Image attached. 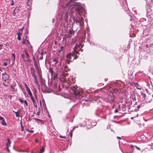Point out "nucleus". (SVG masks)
I'll return each mask as SVG.
<instances>
[{"mask_svg":"<svg viewBox=\"0 0 153 153\" xmlns=\"http://www.w3.org/2000/svg\"><path fill=\"white\" fill-rule=\"evenodd\" d=\"M77 0H70V1L67 4L66 8H68V10H71L73 7L74 9L76 10V13L79 16H81L83 14H84L85 11L83 7L79 5V4L75 3L74 4H71L72 3L75 2ZM71 10L70 11L71 12ZM69 11H68V9L64 11L62 14L61 18L62 19L66 20L67 19L68 16Z\"/></svg>","mask_w":153,"mask_h":153,"instance_id":"nucleus-1","label":"nucleus"},{"mask_svg":"<svg viewBox=\"0 0 153 153\" xmlns=\"http://www.w3.org/2000/svg\"><path fill=\"white\" fill-rule=\"evenodd\" d=\"M78 56L76 55L74 53H70L66 56V62L68 64H69L70 62H71L75 59H76Z\"/></svg>","mask_w":153,"mask_h":153,"instance_id":"nucleus-2","label":"nucleus"},{"mask_svg":"<svg viewBox=\"0 0 153 153\" xmlns=\"http://www.w3.org/2000/svg\"><path fill=\"white\" fill-rule=\"evenodd\" d=\"M74 21L76 23H79L80 26H82L84 24V19L81 16H77L75 19Z\"/></svg>","mask_w":153,"mask_h":153,"instance_id":"nucleus-3","label":"nucleus"},{"mask_svg":"<svg viewBox=\"0 0 153 153\" xmlns=\"http://www.w3.org/2000/svg\"><path fill=\"white\" fill-rule=\"evenodd\" d=\"M10 78V76L6 73L2 74V78L4 80H8Z\"/></svg>","mask_w":153,"mask_h":153,"instance_id":"nucleus-4","label":"nucleus"},{"mask_svg":"<svg viewBox=\"0 0 153 153\" xmlns=\"http://www.w3.org/2000/svg\"><path fill=\"white\" fill-rule=\"evenodd\" d=\"M8 80H4L3 79V80L4 81L3 82V84L4 86H8Z\"/></svg>","mask_w":153,"mask_h":153,"instance_id":"nucleus-5","label":"nucleus"},{"mask_svg":"<svg viewBox=\"0 0 153 153\" xmlns=\"http://www.w3.org/2000/svg\"><path fill=\"white\" fill-rule=\"evenodd\" d=\"M26 88L27 89V92L29 96H30L32 95L31 92L29 88L27 86H26Z\"/></svg>","mask_w":153,"mask_h":153,"instance_id":"nucleus-6","label":"nucleus"},{"mask_svg":"<svg viewBox=\"0 0 153 153\" xmlns=\"http://www.w3.org/2000/svg\"><path fill=\"white\" fill-rule=\"evenodd\" d=\"M23 29V27L21 29H19L18 30V32L17 33L18 35H20L22 33V29Z\"/></svg>","mask_w":153,"mask_h":153,"instance_id":"nucleus-7","label":"nucleus"},{"mask_svg":"<svg viewBox=\"0 0 153 153\" xmlns=\"http://www.w3.org/2000/svg\"><path fill=\"white\" fill-rule=\"evenodd\" d=\"M32 76L34 78V80H35L36 82L37 83V78L36 76L35 75V74H34V73H33Z\"/></svg>","mask_w":153,"mask_h":153,"instance_id":"nucleus-8","label":"nucleus"},{"mask_svg":"<svg viewBox=\"0 0 153 153\" xmlns=\"http://www.w3.org/2000/svg\"><path fill=\"white\" fill-rule=\"evenodd\" d=\"M53 75H54L53 77L54 79H55L58 77V74L57 72L55 73Z\"/></svg>","mask_w":153,"mask_h":153,"instance_id":"nucleus-9","label":"nucleus"},{"mask_svg":"<svg viewBox=\"0 0 153 153\" xmlns=\"http://www.w3.org/2000/svg\"><path fill=\"white\" fill-rule=\"evenodd\" d=\"M7 140L8 142L6 144V146L7 147H8L9 146H10V144L11 143V142L10 141V140L9 138H8Z\"/></svg>","mask_w":153,"mask_h":153,"instance_id":"nucleus-10","label":"nucleus"},{"mask_svg":"<svg viewBox=\"0 0 153 153\" xmlns=\"http://www.w3.org/2000/svg\"><path fill=\"white\" fill-rule=\"evenodd\" d=\"M53 62H54V64L55 65H56V64L58 62H59L58 60H57V58H54L53 59Z\"/></svg>","mask_w":153,"mask_h":153,"instance_id":"nucleus-11","label":"nucleus"},{"mask_svg":"<svg viewBox=\"0 0 153 153\" xmlns=\"http://www.w3.org/2000/svg\"><path fill=\"white\" fill-rule=\"evenodd\" d=\"M11 56L13 58L12 59H13V64H14V61L15 60V54H14L13 53H11Z\"/></svg>","mask_w":153,"mask_h":153,"instance_id":"nucleus-12","label":"nucleus"},{"mask_svg":"<svg viewBox=\"0 0 153 153\" xmlns=\"http://www.w3.org/2000/svg\"><path fill=\"white\" fill-rule=\"evenodd\" d=\"M19 110H18L17 112H16L14 111H13V112H14L15 114L16 117H19L20 116L19 113Z\"/></svg>","mask_w":153,"mask_h":153,"instance_id":"nucleus-13","label":"nucleus"},{"mask_svg":"<svg viewBox=\"0 0 153 153\" xmlns=\"http://www.w3.org/2000/svg\"><path fill=\"white\" fill-rule=\"evenodd\" d=\"M49 71L51 73L52 75H53V74L54 73L52 68H51L49 69Z\"/></svg>","mask_w":153,"mask_h":153,"instance_id":"nucleus-14","label":"nucleus"},{"mask_svg":"<svg viewBox=\"0 0 153 153\" xmlns=\"http://www.w3.org/2000/svg\"><path fill=\"white\" fill-rule=\"evenodd\" d=\"M1 124L2 125H3V126H6L7 125V124H6V122L5 121V120L4 119V120L2 122H1Z\"/></svg>","mask_w":153,"mask_h":153,"instance_id":"nucleus-15","label":"nucleus"},{"mask_svg":"<svg viewBox=\"0 0 153 153\" xmlns=\"http://www.w3.org/2000/svg\"><path fill=\"white\" fill-rule=\"evenodd\" d=\"M27 37V36H26V38L25 39L24 38H23L22 39L23 41L22 42V43L23 44H25L26 43V38Z\"/></svg>","mask_w":153,"mask_h":153,"instance_id":"nucleus-16","label":"nucleus"},{"mask_svg":"<svg viewBox=\"0 0 153 153\" xmlns=\"http://www.w3.org/2000/svg\"><path fill=\"white\" fill-rule=\"evenodd\" d=\"M25 53L26 57L27 58V59H28L29 57V54H28V53L26 51H25Z\"/></svg>","mask_w":153,"mask_h":153,"instance_id":"nucleus-17","label":"nucleus"},{"mask_svg":"<svg viewBox=\"0 0 153 153\" xmlns=\"http://www.w3.org/2000/svg\"><path fill=\"white\" fill-rule=\"evenodd\" d=\"M30 98H31V100H32V102H33V103L35 102H36V101H35V100L34 99V98L33 97V96L32 95L31 96H30Z\"/></svg>","mask_w":153,"mask_h":153,"instance_id":"nucleus-18","label":"nucleus"},{"mask_svg":"<svg viewBox=\"0 0 153 153\" xmlns=\"http://www.w3.org/2000/svg\"><path fill=\"white\" fill-rule=\"evenodd\" d=\"M10 88L12 89V91H15V86L13 85H11Z\"/></svg>","mask_w":153,"mask_h":153,"instance_id":"nucleus-19","label":"nucleus"},{"mask_svg":"<svg viewBox=\"0 0 153 153\" xmlns=\"http://www.w3.org/2000/svg\"><path fill=\"white\" fill-rule=\"evenodd\" d=\"M151 96H152V99H151L150 101H152V100H153V94L152 95H150L148 97V99L149 98H150L151 97Z\"/></svg>","mask_w":153,"mask_h":153,"instance_id":"nucleus-20","label":"nucleus"},{"mask_svg":"<svg viewBox=\"0 0 153 153\" xmlns=\"http://www.w3.org/2000/svg\"><path fill=\"white\" fill-rule=\"evenodd\" d=\"M141 95L143 97L145 98L146 97V95L145 94H144L143 93H141Z\"/></svg>","mask_w":153,"mask_h":153,"instance_id":"nucleus-21","label":"nucleus"},{"mask_svg":"<svg viewBox=\"0 0 153 153\" xmlns=\"http://www.w3.org/2000/svg\"><path fill=\"white\" fill-rule=\"evenodd\" d=\"M74 51L76 53V54H78L79 53V51H78L77 50H76V49L75 48V47L74 48Z\"/></svg>","mask_w":153,"mask_h":153,"instance_id":"nucleus-22","label":"nucleus"},{"mask_svg":"<svg viewBox=\"0 0 153 153\" xmlns=\"http://www.w3.org/2000/svg\"><path fill=\"white\" fill-rule=\"evenodd\" d=\"M40 108H39L38 109V111L37 113V114L38 116H39L40 114Z\"/></svg>","mask_w":153,"mask_h":153,"instance_id":"nucleus-23","label":"nucleus"},{"mask_svg":"<svg viewBox=\"0 0 153 153\" xmlns=\"http://www.w3.org/2000/svg\"><path fill=\"white\" fill-rule=\"evenodd\" d=\"M64 47L63 46H62L60 48V50L59 51V52H61V51H64Z\"/></svg>","mask_w":153,"mask_h":153,"instance_id":"nucleus-24","label":"nucleus"},{"mask_svg":"<svg viewBox=\"0 0 153 153\" xmlns=\"http://www.w3.org/2000/svg\"><path fill=\"white\" fill-rule=\"evenodd\" d=\"M123 107L122 109L123 111H125L126 110V108H125V106L123 105L122 106V107Z\"/></svg>","mask_w":153,"mask_h":153,"instance_id":"nucleus-25","label":"nucleus"},{"mask_svg":"<svg viewBox=\"0 0 153 153\" xmlns=\"http://www.w3.org/2000/svg\"><path fill=\"white\" fill-rule=\"evenodd\" d=\"M44 151V150L43 148L40 150V152L39 153H43Z\"/></svg>","mask_w":153,"mask_h":153,"instance_id":"nucleus-26","label":"nucleus"},{"mask_svg":"<svg viewBox=\"0 0 153 153\" xmlns=\"http://www.w3.org/2000/svg\"><path fill=\"white\" fill-rule=\"evenodd\" d=\"M33 104L34 106V107H36V108H37V105L36 102L33 103Z\"/></svg>","mask_w":153,"mask_h":153,"instance_id":"nucleus-27","label":"nucleus"},{"mask_svg":"<svg viewBox=\"0 0 153 153\" xmlns=\"http://www.w3.org/2000/svg\"><path fill=\"white\" fill-rule=\"evenodd\" d=\"M17 39L19 41H20L21 39V37L20 36V35H18Z\"/></svg>","mask_w":153,"mask_h":153,"instance_id":"nucleus-28","label":"nucleus"},{"mask_svg":"<svg viewBox=\"0 0 153 153\" xmlns=\"http://www.w3.org/2000/svg\"><path fill=\"white\" fill-rule=\"evenodd\" d=\"M72 89L74 93H75L76 91V89H75L74 87V88H72Z\"/></svg>","mask_w":153,"mask_h":153,"instance_id":"nucleus-29","label":"nucleus"},{"mask_svg":"<svg viewBox=\"0 0 153 153\" xmlns=\"http://www.w3.org/2000/svg\"><path fill=\"white\" fill-rule=\"evenodd\" d=\"M19 101L22 103L24 102V100H23L22 99H19Z\"/></svg>","mask_w":153,"mask_h":153,"instance_id":"nucleus-30","label":"nucleus"},{"mask_svg":"<svg viewBox=\"0 0 153 153\" xmlns=\"http://www.w3.org/2000/svg\"><path fill=\"white\" fill-rule=\"evenodd\" d=\"M27 130L28 131V132H30L31 133H33V130H31V131H30L28 129H27Z\"/></svg>","mask_w":153,"mask_h":153,"instance_id":"nucleus-31","label":"nucleus"},{"mask_svg":"<svg viewBox=\"0 0 153 153\" xmlns=\"http://www.w3.org/2000/svg\"><path fill=\"white\" fill-rule=\"evenodd\" d=\"M64 72H62V74L63 75L64 77L65 76H66V75L67 74H66Z\"/></svg>","mask_w":153,"mask_h":153,"instance_id":"nucleus-32","label":"nucleus"},{"mask_svg":"<svg viewBox=\"0 0 153 153\" xmlns=\"http://www.w3.org/2000/svg\"><path fill=\"white\" fill-rule=\"evenodd\" d=\"M21 130L22 131H23L24 129V127H23L22 124H21Z\"/></svg>","mask_w":153,"mask_h":153,"instance_id":"nucleus-33","label":"nucleus"},{"mask_svg":"<svg viewBox=\"0 0 153 153\" xmlns=\"http://www.w3.org/2000/svg\"><path fill=\"white\" fill-rule=\"evenodd\" d=\"M24 102L25 103L26 105H28V103L27 101L25 100H24Z\"/></svg>","mask_w":153,"mask_h":153,"instance_id":"nucleus-34","label":"nucleus"},{"mask_svg":"<svg viewBox=\"0 0 153 153\" xmlns=\"http://www.w3.org/2000/svg\"><path fill=\"white\" fill-rule=\"evenodd\" d=\"M80 45V44L79 45H77V44H76L75 47H76V48H77V47L79 48V47Z\"/></svg>","mask_w":153,"mask_h":153,"instance_id":"nucleus-35","label":"nucleus"},{"mask_svg":"<svg viewBox=\"0 0 153 153\" xmlns=\"http://www.w3.org/2000/svg\"><path fill=\"white\" fill-rule=\"evenodd\" d=\"M34 119L36 121H41V120L39 119L38 118H34Z\"/></svg>","mask_w":153,"mask_h":153,"instance_id":"nucleus-36","label":"nucleus"},{"mask_svg":"<svg viewBox=\"0 0 153 153\" xmlns=\"http://www.w3.org/2000/svg\"><path fill=\"white\" fill-rule=\"evenodd\" d=\"M71 33H70L68 35V37H69V38H70L71 37Z\"/></svg>","mask_w":153,"mask_h":153,"instance_id":"nucleus-37","label":"nucleus"},{"mask_svg":"<svg viewBox=\"0 0 153 153\" xmlns=\"http://www.w3.org/2000/svg\"><path fill=\"white\" fill-rule=\"evenodd\" d=\"M4 119L3 117H0V120H2V121H3Z\"/></svg>","mask_w":153,"mask_h":153,"instance_id":"nucleus-38","label":"nucleus"},{"mask_svg":"<svg viewBox=\"0 0 153 153\" xmlns=\"http://www.w3.org/2000/svg\"><path fill=\"white\" fill-rule=\"evenodd\" d=\"M3 46V45L0 44V50L2 49V48Z\"/></svg>","mask_w":153,"mask_h":153,"instance_id":"nucleus-39","label":"nucleus"},{"mask_svg":"<svg viewBox=\"0 0 153 153\" xmlns=\"http://www.w3.org/2000/svg\"><path fill=\"white\" fill-rule=\"evenodd\" d=\"M11 5L12 6L14 5V2L13 0L12 1V3H11Z\"/></svg>","mask_w":153,"mask_h":153,"instance_id":"nucleus-40","label":"nucleus"},{"mask_svg":"<svg viewBox=\"0 0 153 153\" xmlns=\"http://www.w3.org/2000/svg\"><path fill=\"white\" fill-rule=\"evenodd\" d=\"M3 65H4V66H6L7 65V63H6V62H4V63H3Z\"/></svg>","mask_w":153,"mask_h":153,"instance_id":"nucleus-41","label":"nucleus"},{"mask_svg":"<svg viewBox=\"0 0 153 153\" xmlns=\"http://www.w3.org/2000/svg\"><path fill=\"white\" fill-rule=\"evenodd\" d=\"M34 95H35V98H36V99L37 100V95H36V93H34Z\"/></svg>","mask_w":153,"mask_h":153,"instance_id":"nucleus-42","label":"nucleus"},{"mask_svg":"<svg viewBox=\"0 0 153 153\" xmlns=\"http://www.w3.org/2000/svg\"><path fill=\"white\" fill-rule=\"evenodd\" d=\"M118 112V110L117 109V108L115 109V110L114 111V112L116 113Z\"/></svg>","mask_w":153,"mask_h":153,"instance_id":"nucleus-43","label":"nucleus"},{"mask_svg":"<svg viewBox=\"0 0 153 153\" xmlns=\"http://www.w3.org/2000/svg\"><path fill=\"white\" fill-rule=\"evenodd\" d=\"M6 149L7 150V151L8 152H10V150H9V148H8V147H7V148H6Z\"/></svg>","mask_w":153,"mask_h":153,"instance_id":"nucleus-44","label":"nucleus"},{"mask_svg":"<svg viewBox=\"0 0 153 153\" xmlns=\"http://www.w3.org/2000/svg\"><path fill=\"white\" fill-rule=\"evenodd\" d=\"M59 137H61V138H66V137H65V136H59Z\"/></svg>","mask_w":153,"mask_h":153,"instance_id":"nucleus-45","label":"nucleus"},{"mask_svg":"<svg viewBox=\"0 0 153 153\" xmlns=\"http://www.w3.org/2000/svg\"><path fill=\"white\" fill-rule=\"evenodd\" d=\"M26 41H27V42L28 44H30V42H29V41H28V40H26Z\"/></svg>","mask_w":153,"mask_h":153,"instance_id":"nucleus-46","label":"nucleus"},{"mask_svg":"<svg viewBox=\"0 0 153 153\" xmlns=\"http://www.w3.org/2000/svg\"><path fill=\"white\" fill-rule=\"evenodd\" d=\"M16 14V13L15 12V11H14L13 13V15L14 16H15Z\"/></svg>","mask_w":153,"mask_h":153,"instance_id":"nucleus-47","label":"nucleus"},{"mask_svg":"<svg viewBox=\"0 0 153 153\" xmlns=\"http://www.w3.org/2000/svg\"><path fill=\"white\" fill-rule=\"evenodd\" d=\"M117 138H118V139H121V137H118V136L117 137Z\"/></svg>","mask_w":153,"mask_h":153,"instance_id":"nucleus-48","label":"nucleus"},{"mask_svg":"<svg viewBox=\"0 0 153 153\" xmlns=\"http://www.w3.org/2000/svg\"><path fill=\"white\" fill-rule=\"evenodd\" d=\"M70 135L71 137H72V132L71 131V132H70Z\"/></svg>","mask_w":153,"mask_h":153,"instance_id":"nucleus-49","label":"nucleus"},{"mask_svg":"<svg viewBox=\"0 0 153 153\" xmlns=\"http://www.w3.org/2000/svg\"><path fill=\"white\" fill-rule=\"evenodd\" d=\"M75 127H74V128H73V129H72V131H71V132H72V131H74V129H75Z\"/></svg>","mask_w":153,"mask_h":153,"instance_id":"nucleus-50","label":"nucleus"},{"mask_svg":"<svg viewBox=\"0 0 153 153\" xmlns=\"http://www.w3.org/2000/svg\"><path fill=\"white\" fill-rule=\"evenodd\" d=\"M35 141L36 142H38V140L37 139H36L35 140Z\"/></svg>","mask_w":153,"mask_h":153,"instance_id":"nucleus-51","label":"nucleus"},{"mask_svg":"<svg viewBox=\"0 0 153 153\" xmlns=\"http://www.w3.org/2000/svg\"><path fill=\"white\" fill-rule=\"evenodd\" d=\"M54 19H52V22H53V23H54Z\"/></svg>","mask_w":153,"mask_h":153,"instance_id":"nucleus-52","label":"nucleus"},{"mask_svg":"<svg viewBox=\"0 0 153 153\" xmlns=\"http://www.w3.org/2000/svg\"><path fill=\"white\" fill-rule=\"evenodd\" d=\"M40 59H43V57L42 56H41V57H40Z\"/></svg>","mask_w":153,"mask_h":153,"instance_id":"nucleus-53","label":"nucleus"},{"mask_svg":"<svg viewBox=\"0 0 153 153\" xmlns=\"http://www.w3.org/2000/svg\"><path fill=\"white\" fill-rule=\"evenodd\" d=\"M39 77H40V78H42V75H40V76H39Z\"/></svg>","mask_w":153,"mask_h":153,"instance_id":"nucleus-54","label":"nucleus"},{"mask_svg":"<svg viewBox=\"0 0 153 153\" xmlns=\"http://www.w3.org/2000/svg\"><path fill=\"white\" fill-rule=\"evenodd\" d=\"M136 148L137 149H139V150H140V148H138L137 146H136Z\"/></svg>","mask_w":153,"mask_h":153,"instance_id":"nucleus-55","label":"nucleus"},{"mask_svg":"<svg viewBox=\"0 0 153 153\" xmlns=\"http://www.w3.org/2000/svg\"><path fill=\"white\" fill-rule=\"evenodd\" d=\"M82 63H83L84 64H85V63L84 62H82Z\"/></svg>","mask_w":153,"mask_h":153,"instance_id":"nucleus-56","label":"nucleus"},{"mask_svg":"<svg viewBox=\"0 0 153 153\" xmlns=\"http://www.w3.org/2000/svg\"><path fill=\"white\" fill-rule=\"evenodd\" d=\"M131 147L132 148V147H134V146H132V145H131Z\"/></svg>","mask_w":153,"mask_h":153,"instance_id":"nucleus-57","label":"nucleus"},{"mask_svg":"<svg viewBox=\"0 0 153 153\" xmlns=\"http://www.w3.org/2000/svg\"><path fill=\"white\" fill-rule=\"evenodd\" d=\"M146 46L147 47H148V45H146Z\"/></svg>","mask_w":153,"mask_h":153,"instance_id":"nucleus-58","label":"nucleus"},{"mask_svg":"<svg viewBox=\"0 0 153 153\" xmlns=\"http://www.w3.org/2000/svg\"><path fill=\"white\" fill-rule=\"evenodd\" d=\"M103 118H104V119H105L106 118V117H103Z\"/></svg>","mask_w":153,"mask_h":153,"instance_id":"nucleus-59","label":"nucleus"},{"mask_svg":"<svg viewBox=\"0 0 153 153\" xmlns=\"http://www.w3.org/2000/svg\"><path fill=\"white\" fill-rule=\"evenodd\" d=\"M137 88V89H140L139 88Z\"/></svg>","mask_w":153,"mask_h":153,"instance_id":"nucleus-60","label":"nucleus"},{"mask_svg":"<svg viewBox=\"0 0 153 153\" xmlns=\"http://www.w3.org/2000/svg\"><path fill=\"white\" fill-rule=\"evenodd\" d=\"M136 85H138V84H137V83H136Z\"/></svg>","mask_w":153,"mask_h":153,"instance_id":"nucleus-61","label":"nucleus"},{"mask_svg":"<svg viewBox=\"0 0 153 153\" xmlns=\"http://www.w3.org/2000/svg\"><path fill=\"white\" fill-rule=\"evenodd\" d=\"M114 105H113V108H114Z\"/></svg>","mask_w":153,"mask_h":153,"instance_id":"nucleus-62","label":"nucleus"},{"mask_svg":"<svg viewBox=\"0 0 153 153\" xmlns=\"http://www.w3.org/2000/svg\"><path fill=\"white\" fill-rule=\"evenodd\" d=\"M139 106H138V108H139Z\"/></svg>","mask_w":153,"mask_h":153,"instance_id":"nucleus-63","label":"nucleus"},{"mask_svg":"<svg viewBox=\"0 0 153 153\" xmlns=\"http://www.w3.org/2000/svg\"><path fill=\"white\" fill-rule=\"evenodd\" d=\"M65 72H67V71H65Z\"/></svg>","mask_w":153,"mask_h":153,"instance_id":"nucleus-64","label":"nucleus"}]
</instances>
